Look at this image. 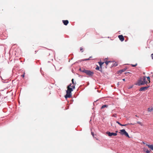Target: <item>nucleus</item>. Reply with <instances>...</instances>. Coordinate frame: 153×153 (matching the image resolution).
<instances>
[{
  "label": "nucleus",
  "instance_id": "f257e3e1",
  "mask_svg": "<svg viewBox=\"0 0 153 153\" xmlns=\"http://www.w3.org/2000/svg\"><path fill=\"white\" fill-rule=\"evenodd\" d=\"M79 70L81 72L85 73L87 75L92 76L94 74V72L90 70H87L84 68H80Z\"/></svg>",
  "mask_w": 153,
  "mask_h": 153
},
{
  "label": "nucleus",
  "instance_id": "f03ea898",
  "mask_svg": "<svg viewBox=\"0 0 153 153\" xmlns=\"http://www.w3.org/2000/svg\"><path fill=\"white\" fill-rule=\"evenodd\" d=\"M119 133L122 135H125L126 137H129V136L128 133L124 129H123L120 130V132Z\"/></svg>",
  "mask_w": 153,
  "mask_h": 153
},
{
  "label": "nucleus",
  "instance_id": "7ed1b4c3",
  "mask_svg": "<svg viewBox=\"0 0 153 153\" xmlns=\"http://www.w3.org/2000/svg\"><path fill=\"white\" fill-rule=\"evenodd\" d=\"M117 131H116V132H110L109 131H107L106 132V134H107L108 136H111L112 135L113 136H116L117 135Z\"/></svg>",
  "mask_w": 153,
  "mask_h": 153
},
{
  "label": "nucleus",
  "instance_id": "20e7f679",
  "mask_svg": "<svg viewBox=\"0 0 153 153\" xmlns=\"http://www.w3.org/2000/svg\"><path fill=\"white\" fill-rule=\"evenodd\" d=\"M71 93L66 91V94L65 97L66 99L71 97Z\"/></svg>",
  "mask_w": 153,
  "mask_h": 153
},
{
  "label": "nucleus",
  "instance_id": "39448f33",
  "mask_svg": "<svg viewBox=\"0 0 153 153\" xmlns=\"http://www.w3.org/2000/svg\"><path fill=\"white\" fill-rule=\"evenodd\" d=\"M71 84H70L69 85H68L67 87V91L71 93V92L73 91V88L72 87L71 88L70 87H71Z\"/></svg>",
  "mask_w": 153,
  "mask_h": 153
},
{
  "label": "nucleus",
  "instance_id": "423d86ee",
  "mask_svg": "<svg viewBox=\"0 0 153 153\" xmlns=\"http://www.w3.org/2000/svg\"><path fill=\"white\" fill-rule=\"evenodd\" d=\"M148 88V86L142 87L140 88L139 91H144L146 90Z\"/></svg>",
  "mask_w": 153,
  "mask_h": 153
},
{
  "label": "nucleus",
  "instance_id": "0eeeda50",
  "mask_svg": "<svg viewBox=\"0 0 153 153\" xmlns=\"http://www.w3.org/2000/svg\"><path fill=\"white\" fill-rule=\"evenodd\" d=\"M118 38L121 41H123L124 40V38L122 35H120L118 36Z\"/></svg>",
  "mask_w": 153,
  "mask_h": 153
},
{
  "label": "nucleus",
  "instance_id": "6e6552de",
  "mask_svg": "<svg viewBox=\"0 0 153 153\" xmlns=\"http://www.w3.org/2000/svg\"><path fill=\"white\" fill-rule=\"evenodd\" d=\"M143 82V81L142 80H140L139 81L138 83V85L139 86L143 85L145 84Z\"/></svg>",
  "mask_w": 153,
  "mask_h": 153
},
{
  "label": "nucleus",
  "instance_id": "1a4fd4ad",
  "mask_svg": "<svg viewBox=\"0 0 153 153\" xmlns=\"http://www.w3.org/2000/svg\"><path fill=\"white\" fill-rule=\"evenodd\" d=\"M74 79H72L71 81H72V83L73 84V85H72V86H71V87H72L73 88V89H74L75 88V85L76 84V82L74 83Z\"/></svg>",
  "mask_w": 153,
  "mask_h": 153
},
{
  "label": "nucleus",
  "instance_id": "9d476101",
  "mask_svg": "<svg viewBox=\"0 0 153 153\" xmlns=\"http://www.w3.org/2000/svg\"><path fill=\"white\" fill-rule=\"evenodd\" d=\"M127 69L126 68H125L119 71V73L121 74L122 72L125 71Z\"/></svg>",
  "mask_w": 153,
  "mask_h": 153
},
{
  "label": "nucleus",
  "instance_id": "9b49d317",
  "mask_svg": "<svg viewBox=\"0 0 153 153\" xmlns=\"http://www.w3.org/2000/svg\"><path fill=\"white\" fill-rule=\"evenodd\" d=\"M149 148H150L151 150L153 151V144L146 145Z\"/></svg>",
  "mask_w": 153,
  "mask_h": 153
},
{
  "label": "nucleus",
  "instance_id": "f8f14e48",
  "mask_svg": "<svg viewBox=\"0 0 153 153\" xmlns=\"http://www.w3.org/2000/svg\"><path fill=\"white\" fill-rule=\"evenodd\" d=\"M64 24L65 25H67L68 23V20H62Z\"/></svg>",
  "mask_w": 153,
  "mask_h": 153
},
{
  "label": "nucleus",
  "instance_id": "ddd939ff",
  "mask_svg": "<svg viewBox=\"0 0 153 153\" xmlns=\"http://www.w3.org/2000/svg\"><path fill=\"white\" fill-rule=\"evenodd\" d=\"M143 80H142L143 82L145 84L147 83V81L146 80V77L145 76H144L143 78Z\"/></svg>",
  "mask_w": 153,
  "mask_h": 153
},
{
  "label": "nucleus",
  "instance_id": "4468645a",
  "mask_svg": "<svg viewBox=\"0 0 153 153\" xmlns=\"http://www.w3.org/2000/svg\"><path fill=\"white\" fill-rule=\"evenodd\" d=\"M147 110H148V111L151 112L153 111V108H148Z\"/></svg>",
  "mask_w": 153,
  "mask_h": 153
},
{
  "label": "nucleus",
  "instance_id": "2eb2a0df",
  "mask_svg": "<svg viewBox=\"0 0 153 153\" xmlns=\"http://www.w3.org/2000/svg\"><path fill=\"white\" fill-rule=\"evenodd\" d=\"M117 63H112V64L111 65V66L112 67H113V66H117Z\"/></svg>",
  "mask_w": 153,
  "mask_h": 153
},
{
  "label": "nucleus",
  "instance_id": "dca6fc26",
  "mask_svg": "<svg viewBox=\"0 0 153 153\" xmlns=\"http://www.w3.org/2000/svg\"><path fill=\"white\" fill-rule=\"evenodd\" d=\"M100 65V68H101H101H102V65L103 64V63H104V62H98Z\"/></svg>",
  "mask_w": 153,
  "mask_h": 153
},
{
  "label": "nucleus",
  "instance_id": "f3484780",
  "mask_svg": "<svg viewBox=\"0 0 153 153\" xmlns=\"http://www.w3.org/2000/svg\"><path fill=\"white\" fill-rule=\"evenodd\" d=\"M108 107V105H103L102 106L101 108V109H102V108H107Z\"/></svg>",
  "mask_w": 153,
  "mask_h": 153
},
{
  "label": "nucleus",
  "instance_id": "a211bd4d",
  "mask_svg": "<svg viewBox=\"0 0 153 153\" xmlns=\"http://www.w3.org/2000/svg\"><path fill=\"white\" fill-rule=\"evenodd\" d=\"M105 63L106 65H108L109 63H112V62L110 61H106Z\"/></svg>",
  "mask_w": 153,
  "mask_h": 153
},
{
  "label": "nucleus",
  "instance_id": "6ab92c4d",
  "mask_svg": "<svg viewBox=\"0 0 153 153\" xmlns=\"http://www.w3.org/2000/svg\"><path fill=\"white\" fill-rule=\"evenodd\" d=\"M91 57H90L89 58L83 59L82 60V61H87V60H90V58Z\"/></svg>",
  "mask_w": 153,
  "mask_h": 153
},
{
  "label": "nucleus",
  "instance_id": "aec40b11",
  "mask_svg": "<svg viewBox=\"0 0 153 153\" xmlns=\"http://www.w3.org/2000/svg\"><path fill=\"white\" fill-rule=\"evenodd\" d=\"M95 69L97 70H100V68L98 66H97V67L95 68Z\"/></svg>",
  "mask_w": 153,
  "mask_h": 153
},
{
  "label": "nucleus",
  "instance_id": "412c9836",
  "mask_svg": "<svg viewBox=\"0 0 153 153\" xmlns=\"http://www.w3.org/2000/svg\"><path fill=\"white\" fill-rule=\"evenodd\" d=\"M137 64H136L135 65H132V64H131V65L132 67H135L136 66H137Z\"/></svg>",
  "mask_w": 153,
  "mask_h": 153
},
{
  "label": "nucleus",
  "instance_id": "4be33fe9",
  "mask_svg": "<svg viewBox=\"0 0 153 153\" xmlns=\"http://www.w3.org/2000/svg\"><path fill=\"white\" fill-rule=\"evenodd\" d=\"M116 122L117 123L119 124L120 126H121L122 124H121L119 122H118V121H116Z\"/></svg>",
  "mask_w": 153,
  "mask_h": 153
},
{
  "label": "nucleus",
  "instance_id": "5701e85b",
  "mask_svg": "<svg viewBox=\"0 0 153 153\" xmlns=\"http://www.w3.org/2000/svg\"><path fill=\"white\" fill-rule=\"evenodd\" d=\"M80 51H81L82 52H83V48H80Z\"/></svg>",
  "mask_w": 153,
  "mask_h": 153
},
{
  "label": "nucleus",
  "instance_id": "b1692460",
  "mask_svg": "<svg viewBox=\"0 0 153 153\" xmlns=\"http://www.w3.org/2000/svg\"><path fill=\"white\" fill-rule=\"evenodd\" d=\"M146 152L147 153H150V151H149V150H148V149L146 151Z\"/></svg>",
  "mask_w": 153,
  "mask_h": 153
},
{
  "label": "nucleus",
  "instance_id": "393cba45",
  "mask_svg": "<svg viewBox=\"0 0 153 153\" xmlns=\"http://www.w3.org/2000/svg\"><path fill=\"white\" fill-rule=\"evenodd\" d=\"M112 117H116V114H113V115Z\"/></svg>",
  "mask_w": 153,
  "mask_h": 153
},
{
  "label": "nucleus",
  "instance_id": "a878e982",
  "mask_svg": "<svg viewBox=\"0 0 153 153\" xmlns=\"http://www.w3.org/2000/svg\"><path fill=\"white\" fill-rule=\"evenodd\" d=\"M147 77V79L148 80H150V77L149 76H148Z\"/></svg>",
  "mask_w": 153,
  "mask_h": 153
},
{
  "label": "nucleus",
  "instance_id": "bb28decb",
  "mask_svg": "<svg viewBox=\"0 0 153 153\" xmlns=\"http://www.w3.org/2000/svg\"><path fill=\"white\" fill-rule=\"evenodd\" d=\"M127 124H121V126H126Z\"/></svg>",
  "mask_w": 153,
  "mask_h": 153
},
{
  "label": "nucleus",
  "instance_id": "cd10ccee",
  "mask_svg": "<svg viewBox=\"0 0 153 153\" xmlns=\"http://www.w3.org/2000/svg\"><path fill=\"white\" fill-rule=\"evenodd\" d=\"M91 134L92 136L94 137V134L93 132H91Z\"/></svg>",
  "mask_w": 153,
  "mask_h": 153
},
{
  "label": "nucleus",
  "instance_id": "c85d7f7f",
  "mask_svg": "<svg viewBox=\"0 0 153 153\" xmlns=\"http://www.w3.org/2000/svg\"><path fill=\"white\" fill-rule=\"evenodd\" d=\"M151 56L152 59H153V53L151 55Z\"/></svg>",
  "mask_w": 153,
  "mask_h": 153
},
{
  "label": "nucleus",
  "instance_id": "c756f323",
  "mask_svg": "<svg viewBox=\"0 0 153 153\" xmlns=\"http://www.w3.org/2000/svg\"><path fill=\"white\" fill-rule=\"evenodd\" d=\"M22 76L23 77H24V76H25V74H24L23 75H22Z\"/></svg>",
  "mask_w": 153,
  "mask_h": 153
},
{
  "label": "nucleus",
  "instance_id": "7c9ffc66",
  "mask_svg": "<svg viewBox=\"0 0 153 153\" xmlns=\"http://www.w3.org/2000/svg\"><path fill=\"white\" fill-rule=\"evenodd\" d=\"M138 123V124H141V123L140 122H137V123Z\"/></svg>",
  "mask_w": 153,
  "mask_h": 153
},
{
  "label": "nucleus",
  "instance_id": "2f4dec72",
  "mask_svg": "<svg viewBox=\"0 0 153 153\" xmlns=\"http://www.w3.org/2000/svg\"><path fill=\"white\" fill-rule=\"evenodd\" d=\"M129 73V72H127V73H125V74H128V73Z\"/></svg>",
  "mask_w": 153,
  "mask_h": 153
},
{
  "label": "nucleus",
  "instance_id": "473e14b6",
  "mask_svg": "<svg viewBox=\"0 0 153 153\" xmlns=\"http://www.w3.org/2000/svg\"><path fill=\"white\" fill-rule=\"evenodd\" d=\"M123 81H125V79H123Z\"/></svg>",
  "mask_w": 153,
  "mask_h": 153
},
{
  "label": "nucleus",
  "instance_id": "72a5a7b5",
  "mask_svg": "<svg viewBox=\"0 0 153 153\" xmlns=\"http://www.w3.org/2000/svg\"><path fill=\"white\" fill-rule=\"evenodd\" d=\"M132 88V87H130V88Z\"/></svg>",
  "mask_w": 153,
  "mask_h": 153
},
{
  "label": "nucleus",
  "instance_id": "f704fd0d",
  "mask_svg": "<svg viewBox=\"0 0 153 153\" xmlns=\"http://www.w3.org/2000/svg\"><path fill=\"white\" fill-rule=\"evenodd\" d=\"M135 116H136V117H138V116H137V115H136Z\"/></svg>",
  "mask_w": 153,
  "mask_h": 153
}]
</instances>
